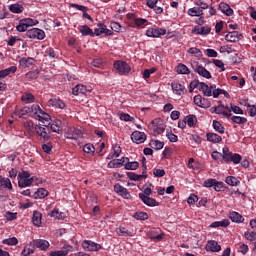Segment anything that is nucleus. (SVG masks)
Wrapping results in <instances>:
<instances>
[{"label":"nucleus","mask_w":256,"mask_h":256,"mask_svg":"<svg viewBox=\"0 0 256 256\" xmlns=\"http://www.w3.org/2000/svg\"><path fill=\"white\" fill-rule=\"evenodd\" d=\"M30 115L31 117H35V119H38L39 121H51V116L43 111V109H41V106H39L38 104H33L30 107Z\"/></svg>","instance_id":"f257e3e1"},{"label":"nucleus","mask_w":256,"mask_h":256,"mask_svg":"<svg viewBox=\"0 0 256 256\" xmlns=\"http://www.w3.org/2000/svg\"><path fill=\"white\" fill-rule=\"evenodd\" d=\"M18 180V187L20 189H25V187H31L33 185V181H35V178L31 177V173L29 171H22L17 176Z\"/></svg>","instance_id":"f03ea898"},{"label":"nucleus","mask_w":256,"mask_h":256,"mask_svg":"<svg viewBox=\"0 0 256 256\" xmlns=\"http://www.w3.org/2000/svg\"><path fill=\"white\" fill-rule=\"evenodd\" d=\"M114 69L119 73V75H129L131 73V65L123 60H117L113 64Z\"/></svg>","instance_id":"7ed1b4c3"},{"label":"nucleus","mask_w":256,"mask_h":256,"mask_svg":"<svg viewBox=\"0 0 256 256\" xmlns=\"http://www.w3.org/2000/svg\"><path fill=\"white\" fill-rule=\"evenodd\" d=\"M128 19V25L132 28H139V27H145V24L147 23V19L144 18H136L135 14L129 13L127 14Z\"/></svg>","instance_id":"20e7f679"},{"label":"nucleus","mask_w":256,"mask_h":256,"mask_svg":"<svg viewBox=\"0 0 256 256\" xmlns=\"http://www.w3.org/2000/svg\"><path fill=\"white\" fill-rule=\"evenodd\" d=\"M26 37H28V39L43 41V39H45V31L39 28H31L26 31Z\"/></svg>","instance_id":"39448f33"},{"label":"nucleus","mask_w":256,"mask_h":256,"mask_svg":"<svg viewBox=\"0 0 256 256\" xmlns=\"http://www.w3.org/2000/svg\"><path fill=\"white\" fill-rule=\"evenodd\" d=\"M82 248L84 251H89V252H97L101 251L103 249V246L101 244L94 242L93 240H84L82 241Z\"/></svg>","instance_id":"423d86ee"},{"label":"nucleus","mask_w":256,"mask_h":256,"mask_svg":"<svg viewBox=\"0 0 256 256\" xmlns=\"http://www.w3.org/2000/svg\"><path fill=\"white\" fill-rule=\"evenodd\" d=\"M147 237L151 239V241H163L165 233H161V229L159 228H151L147 233Z\"/></svg>","instance_id":"0eeeda50"},{"label":"nucleus","mask_w":256,"mask_h":256,"mask_svg":"<svg viewBox=\"0 0 256 256\" xmlns=\"http://www.w3.org/2000/svg\"><path fill=\"white\" fill-rule=\"evenodd\" d=\"M34 129L37 135H39L41 141H49L51 139V135L49 134V128L35 125Z\"/></svg>","instance_id":"6e6552de"},{"label":"nucleus","mask_w":256,"mask_h":256,"mask_svg":"<svg viewBox=\"0 0 256 256\" xmlns=\"http://www.w3.org/2000/svg\"><path fill=\"white\" fill-rule=\"evenodd\" d=\"M163 35H167V29L165 28H149L146 31V36L153 39L163 37Z\"/></svg>","instance_id":"1a4fd4ad"},{"label":"nucleus","mask_w":256,"mask_h":256,"mask_svg":"<svg viewBox=\"0 0 256 256\" xmlns=\"http://www.w3.org/2000/svg\"><path fill=\"white\" fill-rule=\"evenodd\" d=\"M192 67L194 69V73H198L200 77H204V79H211V72L203 67V65L199 64V62H196Z\"/></svg>","instance_id":"9d476101"},{"label":"nucleus","mask_w":256,"mask_h":256,"mask_svg":"<svg viewBox=\"0 0 256 256\" xmlns=\"http://www.w3.org/2000/svg\"><path fill=\"white\" fill-rule=\"evenodd\" d=\"M131 141L136 143V145H141V143H145V141H147V134L136 130L131 134Z\"/></svg>","instance_id":"9b49d317"},{"label":"nucleus","mask_w":256,"mask_h":256,"mask_svg":"<svg viewBox=\"0 0 256 256\" xmlns=\"http://www.w3.org/2000/svg\"><path fill=\"white\" fill-rule=\"evenodd\" d=\"M222 159L225 163H234V165H239L243 157L240 154L232 152L231 154L222 155Z\"/></svg>","instance_id":"f8f14e48"},{"label":"nucleus","mask_w":256,"mask_h":256,"mask_svg":"<svg viewBox=\"0 0 256 256\" xmlns=\"http://www.w3.org/2000/svg\"><path fill=\"white\" fill-rule=\"evenodd\" d=\"M97 27L94 30V37H99V35H106L107 37L113 35V31L109 30L107 28V25H105L104 23H98Z\"/></svg>","instance_id":"ddd939ff"},{"label":"nucleus","mask_w":256,"mask_h":256,"mask_svg":"<svg viewBox=\"0 0 256 256\" xmlns=\"http://www.w3.org/2000/svg\"><path fill=\"white\" fill-rule=\"evenodd\" d=\"M114 191L123 199H131V193L129 192V190H127V188L123 187L121 184H115Z\"/></svg>","instance_id":"4468645a"},{"label":"nucleus","mask_w":256,"mask_h":256,"mask_svg":"<svg viewBox=\"0 0 256 256\" xmlns=\"http://www.w3.org/2000/svg\"><path fill=\"white\" fill-rule=\"evenodd\" d=\"M32 245L36 247V249H40V251H47V249L51 247L49 241L45 239H35L32 241Z\"/></svg>","instance_id":"2eb2a0df"},{"label":"nucleus","mask_w":256,"mask_h":256,"mask_svg":"<svg viewBox=\"0 0 256 256\" xmlns=\"http://www.w3.org/2000/svg\"><path fill=\"white\" fill-rule=\"evenodd\" d=\"M69 253H73V246L66 244L61 250L50 252V256H68Z\"/></svg>","instance_id":"dca6fc26"},{"label":"nucleus","mask_w":256,"mask_h":256,"mask_svg":"<svg viewBox=\"0 0 256 256\" xmlns=\"http://www.w3.org/2000/svg\"><path fill=\"white\" fill-rule=\"evenodd\" d=\"M139 198L148 207H159V202L155 198H151L149 196H145L143 193H139Z\"/></svg>","instance_id":"f3484780"},{"label":"nucleus","mask_w":256,"mask_h":256,"mask_svg":"<svg viewBox=\"0 0 256 256\" xmlns=\"http://www.w3.org/2000/svg\"><path fill=\"white\" fill-rule=\"evenodd\" d=\"M243 39V34L239 33V31H232L226 34L225 41L230 43H237V41H241Z\"/></svg>","instance_id":"a211bd4d"},{"label":"nucleus","mask_w":256,"mask_h":256,"mask_svg":"<svg viewBox=\"0 0 256 256\" xmlns=\"http://www.w3.org/2000/svg\"><path fill=\"white\" fill-rule=\"evenodd\" d=\"M8 9L11 13L19 15L23 13V11H25V3L17 2V3L11 4L8 6Z\"/></svg>","instance_id":"6ab92c4d"},{"label":"nucleus","mask_w":256,"mask_h":256,"mask_svg":"<svg viewBox=\"0 0 256 256\" xmlns=\"http://www.w3.org/2000/svg\"><path fill=\"white\" fill-rule=\"evenodd\" d=\"M172 91L175 93V95H185L187 93V88H185V85L179 84L178 82H172L171 83Z\"/></svg>","instance_id":"aec40b11"},{"label":"nucleus","mask_w":256,"mask_h":256,"mask_svg":"<svg viewBox=\"0 0 256 256\" xmlns=\"http://www.w3.org/2000/svg\"><path fill=\"white\" fill-rule=\"evenodd\" d=\"M48 107H54L55 109H65V102L60 98H51L47 103Z\"/></svg>","instance_id":"412c9836"},{"label":"nucleus","mask_w":256,"mask_h":256,"mask_svg":"<svg viewBox=\"0 0 256 256\" xmlns=\"http://www.w3.org/2000/svg\"><path fill=\"white\" fill-rule=\"evenodd\" d=\"M81 137H83V132L81 131V129L79 128H70L68 130V137L67 139H81Z\"/></svg>","instance_id":"4be33fe9"},{"label":"nucleus","mask_w":256,"mask_h":256,"mask_svg":"<svg viewBox=\"0 0 256 256\" xmlns=\"http://www.w3.org/2000/svg\"><path fill=\"white\" fill-rule=\"evenodd\" d=\"M0 189H5L6 191H13V184L9 178L0 176Z\"/></svg>","instance_id":"5701e85b"},{"label":"nucleus","mask_w":256,"mask_h":256,"mask_svg":"<svg viewBox=\"0 0 256 256\" xmlns=\"http://www.w3.org/2000/svg\"><path fill=\"white\" fill-rule=\"evenodd\" d=\"M89 89L87 88V86L82 85V84H77L73 89H72V93L74 95H87V93H89Z\"/></svg>","instance_id":"b1692460"},{"label":"nucleus","mask_w":256,"mask_h":256,"mask_svg":"<svg viewBox=\"0 0 256 256\" xmlns=\"http://www.w3.org/2000/svg\"><path fill=\"white\" fill-rule=\"evenodd\" d=\"M206 251H211L212 253H219L221 251V245L215 240H211L206 245Z\"/></svg>","instance_id":"393cba45"},{"label":"nucleus","mask_w":256,"mask_h":256,"mask_svg":"<svg viewBox=\"0 0 256 256\" xmlns=\"http://www.w3.org/2000/svg\"><path fill=\"white\" fill-rule=\"evenodd\" d=\"M192 33H194L195 35H209L211 33V27L203 26L199 28L198 26H195L192 29Z\"/></svg>","instance_id":"a878e982"},{"label":"nucleus","mask_w":256,"mask_h":256,"mask_svg":"<svg viewBox=\"0 0 256 256\" xmlns=\"http://www.w3.org/2000/svg\"><path fill=\"white\" fill-rule=\"evenodd\" d=\"M48 125H50V129L51 131H53V133H61V131H63L62 125L63 122H61V120L59 119H55L52 124L49 123Z\"/></svg>","instance_id":"bb28decb"},{"label":"nucleus","mask_w":256,"mask_h":256,"mask_svg":"<svg viewBox=\"0 0 256 256\" xmlns=\"http://www.w3.org/2000/svg\"><path fill=\"white\" fill-rule=\"evenodd\" d=\"M206 137L207 141L214 144L221 143V141H223V138L219 134L213 132H208Z\"/></svg>","instance_id":"cd10ccee"},{"label":"nucleus","mask_w":256,"mask_h":256,"mask_svg":"<svg viewBox=\"0 0 256 256\" xmlns=\"http://www.w3.org/2000/svg\"><path fill=\"white\" fill-rule=\"evenodd\" d=\"M20 67H23V69H27V67H31L32 65H35V58L28 57V58H21L19 60Z\"/></svg>","instance_id":"c85d7f7f"},{"label":"nucleus","mask_w":256,"mask_h":256,"mask_svg":"<svg viewBox=\"0 0 256 256\" xmlns=\"http://www.w3.org/2000/svg\"><path fill=\"white\" fill-rule=\"evenodd\" d=\"M79 32L83 37H87L88 35L90 37H95V34L92 29L89 28L87 25H81L78 27Z\"/></svg>","instance_id":"c756f323"},{"label":"nucleus","mask_w":256,"mask_h":256,"mask_svg":"<svg viewBox=\"0 0 256 256\" xmlns=\"http://www.w3.org/2000/svg\"><path fill=\"white\" fill-rule=\"evenodd\" d=\"M124 169L126 171H137L139 169V162L137 161H129V157H127V161L125 162Z\"/></svg>","instance_id":"7c9ffc66"},{"label":"nucleus","mask_w":256,"mask_h":256,"mask_svg":"<svg viewBox=\"0 0 256 256\" xmlns=\"http://www.w3.org/2000/svg\"><path fill=\"white\" fill-rule=\"evenodd\" d=\"M219 9L224 13V15H227V17H231L233 15V10L231 9V6L225 2H221L219 4Z\"/></svg>","instance_id":"2f4dec72"},{"label":"nucleus","mask_w":256,"mask_h":256,"mask_svg":"<svg viewBox=\"0 0 256 256\" xmlns=\"http://www.w3.org/2000/svg\"><path fill=\"white\" fill-rule=\"evenodd\" d=\"M45 197H49V191L45 188H39L34 194V199H45Z\"/></svg>","instance_id":"473e14b6"},{"label":"nucleus","mask_w":256,"mask_h":256,"mask_svg":"<svg viewBox=\"0 0 256 256\" xmlns=\"http://www.w3.org/2000/svg\"><path fill=\"white\" fill-rule=\"evenodd\" d=\"M229 219H231L232 223H243L245 221V218L238 212H230Z\"/></svg>","instance_id":"72a5a7b5"},{"label":"nucleus","mask_w":256,"mask_h":256,"mask_svg":"<svg viewBox=\"0 0 256 256\" xmlns=\"http://www.w3.org/2000/svg\"><path fill=\"white\" fill-rule=\"evenodd\" d=\"M41 219H43V214L39 211H34L32 216V223L35 227H41Z\"/></svg>","instance_id":"f704fd0d"},{"label":"nucleus","mask_w":256,"mask_h":256,"mask_svg":"<svg viewBox=\"0 0 256 256\" xmlns=\"http://www.w3.org/2000/svg\"><path fill=\"white\" fill-rule=\"evenodd\" d=\"M128 179H130V181H141V179H147V175L145 174H136L135 172H127L126 173Z\"/></svg>","instance_id":"c9c22d12"},{"label":"nucleus","mask_w":256,"mask_h":256,"mask_svg":"<svg viewBox=\"0 0 256 256\" xmlns=\"http://www.w3.org/2000/svg\"><path fill=\"white\" fill-rule=\"evenodd\" d=\"M117 235L120 237H133V232L127 230V228L120 226L119 228L116 229Z\"/></svg>","instance_id":"e433bc0d"},{"label":"nucleus","mask_w":256,"mask_h":256,"mask_svg":"<svg viewBox=\"0 0 256 256\" xmlns=\"http://www.w3.org/2000/svg\"><path fill=\"white\" fill-rule=\"evenodd\" d=\"M231 225V222L229 219H224L222 221H215L213 222L210 227L212 229H217V227H229Z\"/></svg>","instance_id":"4c0bfd02"},{"label":"nucleus","mask_w":256,"mask_h":256,"mask_svg":"<svg viewBox=\"0 0 256 256\" xmlns=\"http://www.w3.org/2000/svg\"><path fill=\"white\" fill-rule=\"evenodd\" d=\"M149 145L152 149H155V151H161V149L165 147V142H161L160 140H151Z\"/></svg>","instance_id":"58836bf2"},{"label":"nucleus","mask_w":256,"mask_h":256,"mask_svg":"<svg viewBox=\"0 0 256 256\" xmlns=\"http://www.w3.org/2000/svg\"><path fill=\"white\" fill-rule=\"evenodd\" d=\"M184 121H186L188 127L193 128L195 125H197V116L190 114L184 118Z\"/></svg>","instance_id":"ea45409f"},{"label":"nucleus","mask_w":256,"mask_h":256,"mask_svg":"<svg viewBox=\"0 0 256 256\" xmlns=\"http://www.w3.org/2000/svg\"><path fill=\"white\" fill-rule=\"evenodd\" d=\"M212 127L217 133H220V135L225 134V127H223V124L221 122L214 120Z\"/></svg>","instance_id":"a19ab883"},{"label":"nucleus","mask_w":256,"mask_h":256,"mask_svg":"<svg viewBox=\"0 0 256 256\" xmlns=\"http://www.w3.org/2000/svg\"><path fill=\"white\" fill-rule=\"evenodd\" d=\"M225 183H227V185H230L231 187H237L240 185L241 181H239L237 177L228 176L225 179Z\"/></svg>","instance_id":"79ce46f5"},{"label":"nucleus","mask_w":256,"mask_h":256,"mask_svg":"<svg viewBox=\"0 0 256 256\" xmlns=\"http://www.w3.org/2000/svg\"><path fill=\"white\" fill-rule=\"evenodd\" d=\"M200 89L205 97H212L213 90H211L210 86L202 82Z\"/></svg>","instance_id":"37998d69"},{"label":"nucleus","mask_w":256,"mask_h":256,"mask_svg":"<svg viewBox=\"0 0 256 256\" xmlns=\"http://www.w3.org/2000/svg\"><path fill=\"white\" fill-rule=\"evenodd\" d=\"M50 217H53L54 219L63 220L65 219V213L60 212L59 209L55 208L51 213Z\"/></svg>","instance_id":"c03bdc74"},{"label":"nucleus","mask_w":256,"mask_h":256,"mask_svg":"<svg viewBox=\"0 0 256 256\" xmlns=\"http://www.w3.org/2000/svg\"><path fill=\"white\" fill-rule=\"evenodd\" d=\"M188 15L190 17H203V11L199 8H190L188 9Z\"/></svg>","instance_id":"a18cd8bd"},{"label":"nucleus","mask_w":256,"mask_h":256,"mask_svg":"<svg viewBox=\"0 0 256 256\" xmlns=\"http://www.w3.org/2000/svg\"><path fill=\"white\" fill-rule=\"evenodd\" d=\"M21 101H23V103H34L35 96L31 93H24L21 97Z\"/></svg>","instance_id":"49530a36"},{"label":"nucleus","mask_w":256,"mask_h":256,"mask_svg":"<svg viewBox=\"0 0 256 256\" xmlns=\"http://www.w3.org/2000/svg\"><path fill=\"white\" fill-rule=\"evenodd\" d=\"M231 121L236 123V125H245V123H247V118L241 116H232Z\"/></svg>","instance_id":"de8ad7c7"},{"label":"nucleus","mask_w":256,"mask_h":256,"mask_svg":"<svg viewBox=\"0 0 256 256\" xmlns=\"http://www.w3.org/2000/svg\"><path fill=\"white\" fill-rule=\"evenodd\" d=\"M83 151L88 155H95V146L91 143L85 144L83 147Z\"/></svg>","instance_id":"09e8293b"},{"label":"nucleus","mask_w":256,"mask_h":256,"mask_svg":"<svg viewBox=\"0 0 256 256\" xmlns=\"http://www.w3.org/2000/svg\"><path fill=\"white\" fill-rule=\"evenodd\" d=\"M134 218L138 221H147V219H149V214L146 212H136L134 214Z\"/></svg>","instance_id":"8fccbe9b"},{"label":"nucleus","mask_w":256,"mask_h":256,"mask_svg":"<svg viewBox=\"0 0 256 256\" xmlns=\"http://www.w3.org/2000/svg\"><path fill=\"white\" fill-rule=\"evenodd\" d=\"M166 137L171 143H177V141H179V137L175 135L171 130L166 131Z\"/></svg>","instance_id":"3c124183"},{"label":"nucleus","mask_w":256,"mask_h":256,"mask_svg":"<svg viewBox=\"0 0 256 256\" xmlns=\"http://www.w3.org/2000/svg\"><path fill=\"white\" fill-rule=\"evenodd\" d=\"M177 73L180 75H189V68L185 64H179L177 68Z\"/></svg>","instance_id":"603ef678"},{"label":"nucleus","mask_w":256,"mask_h":256,"mask_svg":"<svg viewBox=\"0 0 256 256\" xmlns=\"http://www.w3.org/2000/svg\"><path fill=\"white\" fill-rule=\"evenodd\" d=\"M194 5H197L198 9L202 11L205 9H209V4L205 3L203 0H195Z\"/></svg>","instance_id":"864d4df0"},{"label":"nucleus","mask_w":256,"mask_h":256,"mask_svg":"<svg viewBox=\"0 0 256 256\" xmlns=\"http://www.w3.org/2000/svg\"><path fill=\"white\" fill-rule=\"evenodd\" d=\"M194 103L197 107H205V98L201 97V95L194 96Z\"/></svg>","instance_id":"5fc2aeb1"},{"label":"nucleus","mask_w":256,"mask_h":256,"mask_svg":"<svg viewBox=\"0 0 256 256\" xmlns=\"http://www.w3.org/2000/svg\"><path fill=\"white\" fill-rule=\"evenodd\" d=\"M21 21H22V23H25L28 26V28L33 27L39 23V21H37L33 18H24V19H21Z\"/></svg>","instance_id":"6e6d98bb"},{"label":"nucleus","mask_w":256,"mask_h":256,"mask_svg":"<svg viewBox=\"0 0 256 256\" xmlns=\"http://www.w3.org/2000/svg\"><path fill=\"white\" fill-rule=\"evenodd\" d=\"M188 53L190 55H194L195 57H203V52H201L199 48H195V47L189 48Z\"/></svg>","instance_id":"4d7b16f0"},{"label":"nucleus","mask_w":256,"mask_h":256,"mask_svg":"<svg viewBox=\"0 0 256 256\" xmlns=\"http://www.w3.org/2000/svg\"><path fill=\"white\" fill-rule=\"evenodd\" d=\"M28 26L22 21L20 20L19 21V25L16 26V30L19 32V33H25V31H29L28 30Z\"/></svg>","instance_id":"13d9d810"},{"label":"nucleus","mask_w":256,"mask_h":256,"mask_svg":"<svg viewBox=\"0 0 256 256\" xmlns=\"http://www.w3.org/2000/svg\"><path fill=\"white\" fill-rule=\"evenodd\" d=\"M42 151H44V153H47L48 155H51V153L53 152V144L51 142L43 144Z\"/></svg>","instance_id":"bf43d9fd"},{"label":"nucleus","mask_w":256,"mask_h":256,"mask_svg":"<svg viewBox=\"0 0 256 256\" xmlns=\"http://www.w3.org/2000/svg\"><path fill=\"white\" fill-rule=\"evenodd\" d=\"M225 189H227V186H225V183L223 182H219L216 180V182L214 183V191H225Z\"/></svg>","instance_id":"052dcab7"},{"label":"nucleus","mask_w":256,"mask_h":256,"mask_svg":"<svg viewBox=\"0 0 256 256\" xmlns=\"http://www.w3.org/2000/svg\"><path fill=\"white\" fill-rule=\"evenodd\" d=\"M126 161H127V157H122L120 159H114L116 169H121V167H125Z\"/></svg>","instance_id":"680f3d73"},{"label":"nucleus","mask_w":256,"mask_h":256,"mask_svg":"<svg viewBox=\"0 0 256 256\" xmlns=\"http://www.w3.org/2000/svg\"><path fill=\"white\" fill-rule=\"evenodd\" d=\"M104 63H105V61H103V59L96 58V59L92 60L91 65H92V67H96L97 69H101V67H103Z\"/></svg>","instance_id":"e2e57ef3"},{"label":"nucleus","mask_w":256,"mask_h":256,"mask_svg":"<svg viewBox=\"0 0 256 256\" xmlns=\"http://www.w3.org/2000/svg\"><path fill=\"white\" fill-rule=\"evenodd\" d=\"M3 245H10V246H13V245H17V243H19V240H17L15 237H12V238H8V239H4L2 241Z\"/></svg>","instance_id":"0e129e2a"},{"label":"nucleus","mask_w":256,"mask_h":256,"mask_svg":"<svg viewBox=\"0 0 256 256\" xmlns=\"http://www.w3.org/2000/svg\"><path fill=\"white\" fill-rule=\"evenodd\" d=\"M45 54L50 57V59H57V52L51 47L45 50Z\"/></svg>","instance_id":"69168bd1"},{"label":"nucleus","mask_w":256,"mask_h":256,"mask_svg":"<svg viewBox=\"0 0 256 256\" xmlns=\"http://www.w3.org/2000/svg\"><path fill=\"white\" fill-rule=\"evenodd\" d=\"M110 27L112 31H115L116 33H121V24H119V22H111Z\"/></svg>","instance_id":"338daca9"},{"label":"nucleus","mask_w":256,"mask_h":256,"mask_svg":"<svg viewBox=\"0 0 256 256\" xmlns=\"http://www.w3.org/2000/svg\"><path fill=\"white\" fill-rule=\"evenodd\" d=\"M26 76L28 77V79H37L39 77V71L38 70H34V71H31V72H28L26 74Z\"/></svg>","instance_id":"774afa93"}]
</instances>
